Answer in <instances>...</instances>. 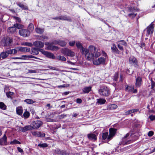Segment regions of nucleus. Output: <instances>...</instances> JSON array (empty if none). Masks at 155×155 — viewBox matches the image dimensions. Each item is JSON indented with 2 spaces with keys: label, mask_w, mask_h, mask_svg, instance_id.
Masks as SVG:
<instances>
[{
  "label": "nucleus",
  "mask_w": 155,
  "mask_h": 155,
  "mask_svg": "<svg viewBox=\"0 0 155 155\" xmlns=\"http://www.w3.org/2000/svg\"><path fill=\"white\" fill-rule=\"evenodd\" d=\"M32 128L31 125H26L24 127L20 126L19 127V130L25 132L28 130H31Z\"/></svg>",
  "instance_id": "11"
},
{
  "label": "nucleus",
  "mask_w": 155,
  "mask_h": 155,
  "mask_svg": "<svg viewBox=\"0 0 155 155\" xmlns=\"http://www.w3.org/2000/svg\"><path fill=\"white\" fill-rule=\"evenodd\" d=\"M23 45L25 46H27L29 47H32L33 46L32 44L31 43L26 42L23 44Z\"/></svg>",
  "instance_id": "51"
},
{
  "label": "nucleus",
  "mask_w": 155,
  "mask_h": 155,
  "mask_svg": "<svg viewBox=\"0 0 155 155\" xmlns=\"http://www.w3.org/2000/svg\"><path fill=\"white\" fill-rule=\"evenodd\" d=\"M61 20L67 21H72L71 17L66 15H61Z\"/></svg>",
  "instance_id": "24"
},
{
  "label": "nucleus",
  "mask_w": 155,
  "mask_h": 155,
  "mask_svg": "<svg viewBox=\"0 0 155 155\" xmlns=\"http://www.w3.org/2000/svg\"><path fill=\"white\" fill-rule=\"evenodd\" d=\"M97 102L100 104H104L106 101L105 99L102 98L97 99Z\"/></svg>",
  "instance_id": "34"
},
{
  "label": "nucleus",
  "mask_w": 155,
  "mask_h": 155,
  "mask_svg": "<svg viewBox=\"0 0 155 155\" xmlns=\"http://www.w3.org/2000/svg\"><path fill=\"white\" fill-rule=\"evenodd\" d=\"M7 137L5 134H4L3 137L0 139V144L1 145H6Z\"/></svg>",
  "instance_id": "21"
},
{
  "label": "nucleus",
  "mask_w": 155,
  "mask_h": 155,
  "mask_svg": "<svg viewBox=\"0 0 155 155\" xmlns=\"http://www.w3.org/2000/svg\"><path fill=\"white\" fill-rule=\"evenodd\" d=\"M38 49L36 48H34L31 51V54L33 55H37L38 54Z\"/></svg>",
  "instance_id": "33"
},
{
  "label": "nucleus",
  "mask_w": 155,
  "mask_h": 155,
  "mask_svg": "<svg viewBox=\"0 0 155 155\" xmlns=\"http://www.w3.org/2000/svg\"><path fill=\"white\" fill-rule=\"evenodd\" d=\"M129 134L127 133L126 134L125 136L122 139L121 144L123 145L127 144L130 143V140H127V138L129 136Z\"/></svg>",
  "instance_id": "15"
},
{
  "label": "nucleus",
  "mask_w": 155,
  "mask_h": 155,
  "mask_svg": "<svg viewBox=\"0 0 155 155\" xmlns=\"http://www.w3.org/2000/svg\"><path fill=\"white\" fill-rule=\"evenodd\" d=\"M19 33L21 36L26 37L29 35L30 32L28 30L23 29L19 31Z\"/></svg>",
  "instance_id": "10"
},
{
  "label": "nucleus",
  "mask_w": 155,
  "mask_h": 155,
  "mask_svg": "<svg viewBox=\"0 0 155 155\" xmlns=\"http://www.w3.org/2000/svg\"><path fill=\"white\" fill-rule=\"evenodd\" d=\"M12 39L9 37L6 38L5 40L4 45V46H9L10 45V44L12 42Z\"/></svg>",
  "instance_id": "17"
},
{
  "label": "nucleus",
  "mask_w": 155,
  "mask_h": 155,
  "mask_svg": "<svg viewBox=\"0 0 155 155\" xmlns=\"http://www.w3.org/2000/svg\"><path fill=\"white\" fill-rule=\"evenodd\" d=\"M48 67L51 70L56 71L58 70V69L54 67H52L51 66H48Z\"/></svg>",
  "instance_id": "59"
},
{
  "label": "nucleus",
  "mask_w": 155,
  "mask_h": 155,
  "mask_svg": "<svg viewBox=\"0 0 155 155\" xmlns=\"http://www.w3.org/2000/svg\"><path fill=\"white\" fill-rule=\"evenodd\" d=\"M44 54L45 55L47 56L48 57L51 58L53 59H54L55 58V56L54 55V54L51 53L50 52H47V51H45L44 52Z\"/></svg>",
  "instance_id": "25"
},
{
  "label": "nucleus",
  "mask_w": 155,
  "mask_h": 155,
  "mask_svg": "<svg viewBox=\"0 0 155 155\" xmlns=\"http://www.w3.org/2000/svg\"><path fill=\"white\" fill-rule=\"evenodd\" d=\"M123 76L122 75H120V78L119 82L116 83H113V85L115 87V89L116 88H118L120 89H121V87H122L123 85L122 84V83L123 81Z\"/></svg>",
  "instance_id": "7"
},
{
  "label": "nucleus",
  "mask_w": 155,
  "mask_h": 155,
  "mask_svg": "<svg viewBox=\"0 0 155 155\" xmlns=\"http://www.w3.org/2000/svg\"><path fill=\"white\" fill-rule=\"evenodd\" d=\"M28 29L31 31H32L34 29V26L32 23H30L28 27Z\"/></svg>",
  "instance_id": "43"
},
{
  "label": "nucleus",
  "mask_w": 155,
  "mask_h": 155,
  "mask_svg": "<svg viewBox=\"0 0 155 155\" xmlns=\"http://www.w3.org/2000/svg\"><path fill=\"white\" fill-rule=\"evenodd\" d=\"M30 113L28 111H25L23 114V117L25 118H27L29 117Z\"/></svg>",
  "instance_id": "41"
},
{
  "label": "nucleus",
  "mask_w": 155,
  "mask_h": 155,
  "mask_svg": "<svg viewBox=\"0 0 155 155\" xmlns=\"http://www.w3.org/2000/svg\"><path fill=\"white\" fill-rule=\"evenodd\" d=\"M129 62L130 64H133L135 67L137 68L139 66L137 60L133 56L129 58Z\"/></svg>",
  "instance_id": "4"
},
{
  "label": "nucleus",
  "mask_w": 155,
  "mask_h": 155,
  "mask_svg": "<svg viewBox=\"0 0 155 155\" xmlns=\"http://www.w3.org/2000/svg\"><path fill=\"white\" fill-rule=\"evenodd\" d=\"M52 42L51 43V44L50 45L48 46L47 47V49L48 50H52V51H57L58 50L59 48L58 46L52 45Z\"/></svg>",
  "instance_id": "23"
},
{
  "label": "nucleus",
  "mask_w": 155,
  "mask_h": 155,
  "mask_svg": "<svg viewBox=\"0 0 155 155\" xmlns=\"http://www.w3.org/2000/svg\"><path fill=\"white\" fill-rule=\"evenodd\" d=\"M87 52L85 54L86 58L87 60L91 61L94 60V58H98L101 55L100 51L96 49L93 45H90Z\"/></svg>",
  "instance_id": "1"
},
{
  "label": "nucleus",
  "mask_w": 155,
  "mask_h": 155,
  "mask_svg": "<svg viewBox=\"0 0 155 155\" xmlns=\"http://www.w3.org/2000/svg\"><path fill=\"white\" fill-rule=\"evenodd\" d=\"M16 4L18 6H19L22 9L25 10H28V6L21 4L20 2H16Z\"/></svg>",
  "instance_id": "28"
},
{
  "label": "nucleus",
  "mask_w": 155,
  "mask_h": 155,
  "mask_svg": "<svg viewBox=\"0 0 155 155\" xmlns=\"http://www.w3.org/2000/svg\"><path fill=\"white\" fill-rule=\"evenodd\" d=\"M91 87H85L83 89V92L84 94L88 93L91 90Z\"/></svg>",
  "instance_id": "26"
},
{
  "label": "nucleus",
  "mask_w": 155,
  "mask_h": 155,
  "mask_svg": "<svg viewBox=\"0 0 155 155\" xmlns=\"http://www.w3.org/2000/svg\"><path fill=\"white\" fill-rule=\"evenodd\" d=\"M97 134H94L93 133H91L88 134L87 136L89 140H95L97 139Z\"/></svg>",
  "instance_id": "19"
},
{
  "label": "nucleus",
  "mask_w": 155,
  "mask_h": 155,
  "mask_svg": "<svg viewBox=\"0 0 155 155\" xmlns=\"http://www.w3.org/2000/svg\"><path fill=\"white\" fill-rule=\"evenodd\" d=\"M48 39V38L47 36L43 35L42 36H40L39 38L40 40L43 41L44 40H47Z\"/></svg>",
  "instance_id": "47"
},
{
  "label": "nucleus",
  "mask_w": 155,
  "mask_h": 155,
  "mask_svg": "<svg viewBox=\"0 0 155 155\" xmlns=\"http://www.w3.org/2000/svg\"><path fill=\"white\" fill-rule=\"evenodd\" d=\"M58 59L59 60L65 61L66 60V58L63 56L59 55L58 56Z\"/></svg>",
  "instance_id": "39"
},
{
  "label": "nucleus",
  "mask_w": 155,
  "mask_h": 155,
  "mask_svg": "<svg viewBox=\"0 0 155 155\" xmlns=\"http://www.w3.org/2000/svg\"><path fill=\"white\" fill-rule=\"evenodd\" d=\"M111 49L113 52L117 54H119V51L116 47L115 44H113L111 47Z\"/></svg>",
  "instance_id": "29"
},
{
  "label": "nucleus",
  "mask_w": 155,
  "mask_h": 155,
  "mask_svg": "<svg viewBox=\"0 0 155 155\" xmlns=\"http://www.w3.org/2000/svg\"><path fill=\"white\" fill-rule=\"evenodd\" d=\"M153 134V132L152 131H150L148 134V135L149 137H151Z\"/></svg>",
  "instance_id": "62"
},
{
  "label": "nucleus",
  "mask_w": 155,
  "mask_h": 155,
  "mask_svg": "<svg viewBox=\"0 0 155 155\" xmlns=\"http://www.w3.org/2000/svg\"><path fill=\"white\" fill-rule=\"evenodd\" d=\"M137 15V14H134V13H130L128 15V16L130 17H132V18H133L135 17Z\"/></svg>",
  "instance_id": "55"
},
{
  "label": "nucleus",
  "mask_w": 155,
  "mask_h": 155,
  "mask_svg": "<svg viewBox=\"0 0 155 155\" xmlns=\"http://www.w3.org/2000/svg\"><path fill=\"white\" fill-rule=\"evenodd\" d=\"M142 78L138 76L136 78V82L135 86L137 88L140 87L142 84Z\"/></svg>",
  "instance_id": "14"
},
{
  "label": "nucleus",
  "mask_w": 155,
  "mask_h": 155,
  "mask_svg": "<svg viewBox=\"0 0 155 155\" xmlns=\"http://www.w3.org/2000/svg\"><path fill=\"white\" fill-rule=\"evenodd\" d=\"M128 11L129 12L133 13L135 12L138 11V9L136 7H133L131 8H129L128 9Z\"/></svg>",
  "instance_id": "35"
},
{
  "label": "nucleus",
  "mask_w": 155,
  "mask_h": 155,
  "mask_svg": "<svg viewBox=\"0 0 155 155\" xmlns=\"http://www.w3.org/2000/svg\"><path fill=\"white\" fill-rule=\"evenodd\" d=\"M43 123L40 120H37L33 122L32 124L31 127L32 129H37L40 127L42 125Z\"/></svg>",
  "instance_id": "5"
},
{
  "label": "nucleus",
  "mask_w": 155,
  "mask_h": 155,
  "mask_svg": "<svg viewBox=\"0 0 155 155\" xmlns=\"http://www.w3.org/2000/svg\"><path fill=\"white\" fill-rule=\"evenodd\" d=\"M16 30L15 27L13 26V27L9 28L8 29V31L11 33H14L16 31Z\"/></svg>",
  "instance_id": "30"
},
{
  "label": "nucleus",
  "mask_w": 155,
  "mask_h": 155,
  "mask_svg": "<svg viewBox=\"0 0 155 155\" xmlns=\"http://www.w3.org/2000/svg\"><path fill=\"white\" fill-rule=\"evenodd\" d=\"M75 43V41H70L69 42V45L71 46H73L74 45Z\"/></svg>",
  "instance_id": "60"
},
{
  "label": "nucleus",
  "mask_w": 155,
  "mask_h": 155,
  "mask_svg": "<svg viewBox=\"0 0 155 155\" xmlns=\"http://www.w3.org/2000/svg\"><path fill=\"white\" fill-rule=\"evenodd\" d=\"M38 146L42 148L46 147L48 146V144L46 143H39L38 144Z\"/></svg>",
  "instance_id": "44"
},
{
  "label": "nucleus",
  "mask_w": 155,
  "mask_h": 155,
  "mask_svg": "<svg viewBox=\"0 0 155 155\" xmlns=\"http://www.w3.org/2000/svg\"><path fill=\"white\" fill-rule=\"evenodd\" d=\"M98 91L100 95L103 96H108L110 93L109 88L106 86L101 87L99 90Z\"/></svg>",
  "instance_id": "2"
},
{
  "label": "nucleus",
  "mask_w": 155,
  "mask_h": 155,
  "mask_svg": "<svg viewBox=\"0 0 155 155\" xmlns=\"http://www.w3.org/2000/svg\"><path fill=\"white\" fill-rule=\"evenodd\" d=\"M118 74L117 73H115L114 77L113 79L115 81H117L118 78Z\"/></svg>",
  "instance_id": "49"
},
{
  "label": "nucleus",
  "mask_w": 155,
  "mask_h": 155,
  "mask_svg": "<svg viewBox=\"0 0 155 155\" xmlns=\"http://www.w3.org/2000/svg\"><path fill=\"white\" fill-rule=\"evenodd\" d=\"M117 106L115 104H112L109 105L108 107V110H112L117 108Z\"/></svg>",
  "instance_id": "36"
},
{
  "label": "nucleus",
  "mask_w": 155,
  "mask_h": 155,
  "mask_svg": "<svg viewBox=\"0 0 155 155\" xmlns=\"http://www.w3.org/2000/svg\"><path fill=\"white\" fill-rule=\"evenodd\" d=\"M140 47L141 48L144 47L145 45V44L143 42H141V43H140Z\"/></svg>",
  "instance_id": "63"
},
{
  "label": "nucleus",
  "mask_w": 155,
  "mask_h": 155,
  "mask_svg": "<svg viewBox=\"0 0 155 155\" xmlns=\"http://www.w3.org/2000/svg\"><path fill=\"white\" fill-rule=\"evenodd\" d=\"M24 101L28 104H32L35 102L33 100L30 99H26Z\"/></svg>",
  "instance_id": "40"
},
{
  "label": "nucleus",
  "mask_w": 155,
  "mask_h": 155,
  "mask_svg": "<svg viewBox=\"0 0 155 155\" xmlns=\"http://www.w3.org/2000/svg\"><path fill=\"white\" fill-rule=\"evenodd\" d=\"M13 94H14V93L11 91H9L6 92V95L7 97L8 98H10L11 99H12V98L11 96V95H12Z\"/></svg>",
  "instance_id": "38"
},
{
  "label": "nucleus",
  "mask_w": 155,
  "mask_h": 155,
  "mask_svg": "<svg viewBox=\"0 0 155 155\" xmlns=\"http://www.w3.org/2000/svg\"><path fill=\"white\" fill-rule=\"evenodd\" d=\"M28 72L30 73H36L37 72V71L35 70H29Z\"/></svg>",
  "instance_id": "57"
},
{
  "label": "nucleus",
  "mask_w": 155,
  "mask_h": 155,
  "mask_svg": "<svg viewBox=\"0 0 155 155\" xmlns=\"http://www.w3.org/2000/svg\"><path fill=\"white\" fill-rule=\"evenodd\" d=\"M7 106L4 103L2 102H0V108L3 110H5Z\"/></svg>",
  "instance_id": "37"
},
{
  "label": "nucleus",
  "mask_w": 155,
  "mask_h": 155,
  "mask_svg": "<svg viewBox=\"0 0 155 155\" xmlns=\"http://www.w3.org/2000/svg\"><path fill=\"white\" fill-rule=\"evenodd\" d=\"M34 45L35 47L39 48H42L44 46V43L39 41H35L34 43Z\"/></svg>",
  "instance_id": "18"
},
{
  "label": "nucleus",
  "mask_w": 155,
  "mask_h": 155,
  "mask_svg": "<svg viewBox=\"0 0 155 155\" xmlns=\"http://www.w3.org/2000/svg\"><path fill=\"white\" fill-rule=\"evenodd\" d=\"M151 88L152 89H153L155 87V83L152 80H151Z\"/></svg>",
  "instance_id": "54"
},
{
  "label": "nucleus",
  "mask_w": 155,
  "mask_h": 155,
  "mask_svg": "<svg viewBox=\"0 0 155 155\" xmlns=\"http://www.w3.org/2000/svg\"><path fill=\"white\" fill-rule=\"evenodd\" d=\"M11 143L13 144H20L21 143L19 141H18L17 140H13V141H11Z\"/></svg>",
  "instance_id": "50"
},
{
  "label": "nucleus",
  "mask_w": 155,
  "mask_h": 155,
  "mask_svg": "<svg viewBox=\"0 0 155 155\" xmlns=\"http://www.w3.org/2000/svg\"><path fill=\"white\" fill-rule=\"evenodd\" d=\"M105 62V59L104 57H101L97 60H93V63L94 64L97 65L101 64H104Z\"/></svg>",
  "instance_id": "6"
},
{
  "label": "nucleus",
  "mask_w": 155,
  "mask_h": 155,
  "mask_svg": "<svg viewBox=\"0 0 155 155\" xmlns=\"http://www.w3.org/2000/svg\"><path fill=\"white\" fill-rule=\"evenodd\" d=\"M35 30L37 33L41 34H42L44 31V28H36Z\"/></svg>",
  "instance_id": "32"
},
{
  "label": "nucleus",
  "mask_w": 155,
  "mask_h": 155,
  "mask_svg": "<svg viewBox=\"0 0 155 155\" xmlns=\"http://www.w3.org/2000/svg\"><path fill=\"white\" fill-rule=\"evenodd\" d=\"M121 45H123L125 46H126L127 45L126 42L124 40H121L119 41Z\"/></svg>",
  "instance_id": "52"
},
{
  "label": "nucleus",
  "mask_w": 155,
  "mask_h": 155,
  "mask_svg": "<svg viewBox=\"0 0 155 155\" xmlns=\"http://www.w3.org/2000/svg\"><path fill=\"white\" fill-rule=\"evenodd\" d=\"M132 113L131 110H128L125 112V115H128Z\"/></svg>",
  "instance_id": "56"
},
{
  "label": "nucleus",
  "mask_w": 155,
  "mask_h": 155,
  "mask_svg": "<svg viewBox=\"0 0 155 155\" xmlns=\"http://www.w3.org/2000/svg\"><path fill=\"white\" fill-rule=\"evenodd\" d=\"M134 89V86L133 85L127 87H126V90L128 89L129 91H133Z\"/></svg>",
  "instance_id": "45"
},
{
  "label": "nucleus",
  "mask_w": 155,
  "mask_h": 155,
  "mask_svg": "<svg viewBox=\"0 0 155 155\" xmlns=\"http://www.w3.org/2000/svg\"><path fill=\"white\" fill-rule=\"evenodd\" d=\"M69 85L68 84H64L61 85H59L58 86V87L59 88L60 87H68L69 86Z\"/></svg>",
  "instance_id": "53"
},
{
  "label": "nucleus",
  "mask_w": 155,
  "mask_h": 155,
  "mask_svg": "<svg viewBox=\"0 0 155 155\" xmlns=\"http://www.w3.org/2000/svg\"><path fill=\"white\" fill-rule=\"evenodd\" d=\"M149 118L151 120H153L155 119V116L151 115L149 117Z\"/></svg>",
  "instance_id": "58"
},
{
  "label": "nucleus",
  "mask_w": 155,
  "mask_h": 155,
  "mask_svg": "<svg viewBox=\"0 0 155 155\" xmlns=\"http://www.w3.org/2000/svg\"><path fill=\"white\" fill-rule=\"evenodd\" d=\"M108 135V133L106 132L103 134L102 135V138L104 140L106 139L107 138V136Z\"/></svg>",
  "instance_id": "48"
},
{
  "label": "nucleus",
  "mask_w": 155,
  "mask_h": 155,
  "mask_svg": "<svg viewBox=\"0 0 155 155\" xmlns=\"http://www.w3.org/2000/svg\"><path fill=\"white\" fill-rule=\"evenodd\" d=\"M61 52L64 55L68 56L73 57L74 56V53L68 48L62 49Z\"/></svg>",
  "instance_id": "3"
},
{
  "label": "nucleus",
  "mask_w": 155,
  "mask_h": 155,
  "mask_svg": "<svg viewBox=\"0 0 155 155\" xmlns=\"http://www.w3.org/2000/svg\"><path fill=\"white\" fill-rule=\"evenodd\" d=\"M76 102L78 104H80L82 102V100L80 98H77L76 100Z\"/></svg>",
  "instance_id": "64"
},
{
  "label": "nucleus",
  "mask_w": 155,
  "mask_h": 155,
  "mask_svg": "<svg viewBox=\"0 0 155 155\" xmlns=\"http://www.w3.org/2000/svg\"><path fill=\"white\" fill-rule=\"evenodd\" d=\"M54 153L56 154L60 155H66L67 154L65 151L63 150H61L60 149L58 148L54 150Z\"/></svg>",
  "instance_id": "20"
},
{
  "label": "nucleus",
  "mask_w": 155,
  "mask_h": 155,
  "mask_svg": "<svg viewBox=\"0 0 155 155\" xmlns=\"http://www.w3.org/2000/svg\"><path fill=\"white\" fill-rule=\"evenodd\" d=\"M30 48L28 47H20L18 48V51L23 52H28L30 51Z\"/></svg>",
  "instance_id": "22"
},
{
  "label": "nucleus",
  "mask_w": 155,
  "mask_h": 155,
  "mask_svg": "<svg viewBox=\"0 0 155 155\" xmlns=\"http://www.w3.org/2000/svg\"><path fill=\"white\" fill-rule=\"evenodd\" d=\"M12 52L9 51V50L3 51L0 53V55L2 58L3 59H4L6 58L9 55V54H11Z\"/></svg>",
  "instance_id": "12"
},
{
  "label": "nucleus",
  "mask_w": 155,
  "mask_h": 155,
  "mask_svg": "<svg viewBox=\"0 0 155 155\" xmlns=\"http://www.w3.org/2000/svg\"><path fill=\"white\" fill-rule=\"evenodd\" d=\"M52 44H58L61 46H64L66 45V43L65 41L60 40L54 41L52 42Z\"/></svg>",
  "instance_id": "16"
},
{
  "label": "nucleus",
  "mask_w": 155,
  "mask_h": 155,
  "mask_svg": "<svg viewBox=\"0 0 155 155\" xmlns=\"http://www.w3.org/2000/svg\"><path fill=\"white\" fill-rule=\"evenodd\" d=\"M153 25L150 24L146 28L147 33L146 36L148 37L150 34H152L153 31Z\"/></svg>",
  "instance_id": "9"
},
{
  "label": "nucleus",
  "mask_w": 155,
  "mask_h": 155,
  "mask_svg": "<svg viewBox=\"0 0 155 155\" xmlns=\"http://www.w3.org/2000/svg\"><path fill=\"white\" fill-rule=\"evenodd\" d=\"M9 51H11L12 52V53L11 54H13L14 55L16 54L18 51H18L17 50L15 49H9Z\"/></svg>",
  "instance_id": "46"
},
{
  "label": "nucleus",
  "mask_w": 155,
  "mask_h": 155,
  "mask_svg": "<svg viewBox=\"0 0 155 155\" xmlns=\"http://www.w3.org/2000/svg\"><path fill=\"white\" fill-rule=\"evenodd\" d=\"M76 45L77 48L79 49L81 51V52L82 54L85 55V53L88 52L87 49L86 48H84L80 42H77L76 43Z\"/></svg>",
  "instance_id": "8"
},
{
  "label": "nucleus",
  "mask_w": 155,
  "mask_h": 155,
  "mask_svg": "<svg viewBox=\"0 0 155 155\" xmlns=\"http://www.w3.org/2000/svg\"><path fill=\"white\" fill-rule=\"evenodd\" d=\"M117 130V129L113 128H110L109 130V134L113 136H114Z\"/></svg>",
  "instance_id": "31"
},
{
  "label": "nucleus",
  "mask_w": 155,
  "mask_h": 155,
  "mask_svg": "<svg viewBox=\"0 0 155 155\" xmlns=\"http://www.w3.org/2000/svg\"><path fill=\"white\" fill-rule=\"evenodd\" d=\"M17 114L19 115H21L23 113V109L22 107H19L16 108Z\"/></svg>",
  "instance_id": "27"
},
{
  "label": "nucleus",
  "mask_w": 155,
  "mask_h": 155,
  "mask_svg": "<svg viewBox=\"0 0 155 155\" xmlns=\"http://www.w3.org/2000/svg\"><path fill=\"white\" fill-rule=\"evenodd\" d=\"M114 136L111 135L110 134H109V135H108L107 136V139L109 140H110L111 139H112V137Z\"/></svg>",
  "instance_id": "61"
},
{
  "label": "nucleus",
  "mask_w": 155,
  "mask_h": 155,
  "mask_svg": "<svg viewBox=\"0 0 155 155\" xmlns=\"http://www.w3.org/2000/svg\"><path fill=\"white\" fill-rule=\"evenodd\" d=\"M14 26L16 28H17L18 29H21L23 28V26L19 24L16 23L14 25Z\"/></svg>",
  "instance_id": "42"
},
{
  "label": "nucleus",
  "mask_w": 155,
  "mask_h": 155,
  "mask_svg": "<svg viewBox=\"0 0 155 155\" xmlns=\"http://www.w3.org/2000/svg\"><path fill=\"white\" fill-rule=\"evenodd\" d=\"M31 133L32 135L37 137H44L45 136V133H41L40 131H32Z\"/></svg>",
  "instance_id": "13"
}]
</instances>
